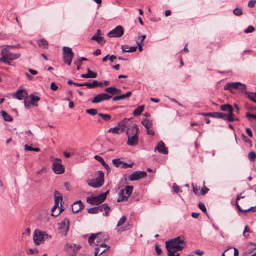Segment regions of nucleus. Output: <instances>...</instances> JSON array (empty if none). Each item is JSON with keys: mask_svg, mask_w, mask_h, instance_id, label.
<instances>
[{"mask_svg": "<svg viewBox=\"0 0 256 256\" xmlns=\"http://www.w3.org/2000/svg\"><path fill=\"white\" fill-rule=\"evenodd\" d=\"M97 173L98 176L94 179L88 180L87 182L89 186L94 188H98L103 186L104 184V174L102 171H98Z\"/></svg>", "mask_w": 256, "mask_h": 256, "instance_id": "obj_1", "label": "nucleus"}, {"mask_svg": "<svg viewBox=\"0 0 256 256\" xmlns=\"http://www.w3.org/2000/svg\"><path fill=\"white\" fill-rule=\"evenodd\" d=\"M109 190L96 196H91L87 198V202L92 206H98L102 204L106 198Z\"/></svg>", "mask_w": 256, "mask_h": 256, "instance_id": "obj_2", "label": "nucleus"}, {"mask_svg": "<svg viewBox=\"0 0 256 256\" xmlns=\"http://www.w3.org/2000/svg\"><path fill=\"white\" fill-rule=\"evenodd\" d=\"M62 50L63 58L64 63L67 64L68 66H70L74 56V53L72 48L68 47H64Z\"/></svg>", "mask_w": 256, "mask_h": 256, "instance_id": "obj_3", "label": "nucleus"}, {"mask_svg": "<svg viewBox=\"0 0 256 256\" xmlns=\"http://www.w3.org/2000/svg\"><path fill=\"white\" fill-rule=\"evenodd\" d=\"M82 246L80 245L66 244L64 247V250L69 256H76Z\"/></svg>", "mask_w": 256, "mask_h": 256, "instance_id": "obj_4", "label": "nucleus"}, {"mask_svg": "<svg viewBox=\"0 0 256 256\" xmlns=\"http://www.w3.org/2000/svg\"><path fill=\"white\" fill-rule=\"evenodd\" d=\"M124 34V28L122 26H118L114 29L110 31L108 34V36L109 38H120Z\"/></svg>", "mask_w": 256, "mask_h": 256, "instance_id": "obj_5", "label": "nucleus"}, {"mask_svg": "<svg viewBox=\"0 0 256 256\" xmlns=\"http://www.w3.org/2000/svg\"><path fill=\"white\" fill-rule=\"evenodd\" d=\"M2 57H5L6 60H14L20 58V54H12L10 52L8 49L4 48L1 52Z\"/></svg>", "mask_w": 256, "mask_h": 256, "instance_id": "obj_6", "label": "nucleus"}, {"mask_svg": "<svg viewBox=\"0 0 256 256\" xmlns=\"http://www.w3.org/2000/svg\"><path fill=\"white\" fill-rule=\"evenodd\" d=\"M53 170L56 174H61L64 172V166L61 164V160L56 159L52 166Z\"/></svg>", "mask_w": 256, "mask_h": 256, "instance_id": "obj_7", "label": "nucleus"}, {"mask_svg": "<svg viewBox=\"0 0 256 256\" xmlns=\"http://www.w3.org/2000/svg\"><path fill=\"white\" fill-rule=\"evenodd\" d=\"M112 98V96L106 93H101L94 97L92 100L93 104H98L104 100H108Z\"/></svg>", "mask_w": 256, "mask_h": 256, "instance_id": "obj_8", "label": "nucleus"}, {"mask_svg": "<svg viewBox=\"0 0 256 256\" xmlns=\"http://www.w3.org/2000/svg\"><path fill=\"white\" fill-rule=\"evenodd\" d=\"M146 176L147 173L144 171H135L128 176V178L130 181H135L144 178Z\"/></svg>", "mask_w": 256, "mask_h": 256, "instance_id": "obj_9", "label": "nucleus"}, {"mask_svg": "<svg viewBox=\"0 0 256 256\" xmlns=\"http://www.w3.org/2000/svg\"><path fill=\"white\" fill-rule=\"evenodd\" d=\"M184 241L181 240L180 237H178L166 242V248H168L170 250V248H174L176 247V246L184 244Z\"/></svg>", "mask_w": 256, "mask_h": 256, "instance_id": "obj_10", "label": "nucleus"}, {"mask_svg": "<svg viewBox=\"0 0 256 256\" xmlns=\"http://www.w3.org/2000/svg\"><path fill=\"white\" fill-rule=\"evenodd\" d=\"M45 236H48V235L46 234V232H38V233L37 231L36 230L34 236L35 243L38 245L40 244L44 240Z\"/></svg>", "mask_w": 256, "mask_h": 256, "instance_id": "obj_11", "label": "nucleus"}, {"mask_svg": "<svg viewBox=\"0 0 256 256\" xmlns=\"http://www.w3.org/2000/svg\"><path fill=\"white\" fill-rule=\"evenodd\" d=\"M28 95V92L26 90H18L13 94L12 98H16L18 100H22L25 98V97L27 96Z\"/></svg>", "mask_w": 256, "mask_h": 256, "instance_id": "obj_12", "label": "nucleus"}, {"mask_svg": "<svg viewBox=\"0 0 256 256\" xmlns=\"http://www.w3.org/2000/svg\"><path fill=\"white\" fill-rule=\"evenodd\" d=\"M128 140L127 144L130 146H136L138 143V134L136 133L134 135H127Z\"/></svg>", "mask_w": 256, "mask_h": 256, "instance_id": "obj_13", "label": "nucleus"}, {"mask_svg": "<svg viewBox=\"0 0 256 256\" xmlns=\"http://www.w3.org/2000/svg\"><path fill=\"white\" fill-rule=\"evenodd\" d=\"M128 122H132L131 118H124L119 122L118 126L120 128L121 132H124L126 128L130 127Z\"/></svg>", "mask_w": 256, "mask_h": 256, "instance_id": "obj_14", "label": "nucleus"}, {"mask_svg": "<svg viewBox=\"0 0 256 256\" xmlns=\"http://www.w3.org/2000/svg\"><path fill=\"white\" fill-rule=\"evenodd\" d=\"M84 206L81 200L77 201L72 205V212L77 214L81 211L84 208Z\"/></svg>", "mask_w": 256, "mask_h": 256, "instance_id": "obj_15", "label": "nucleus"}, {"mask_svg": "<svg viewBox=\"0 0 256 256\" xmlns=\"http://www.w3.org/2000/svg\"><path fill=\"white\" fill-rule=\"evenodd\" d=\"M240 84V82H228L224 86V90H228L232 92L234 90H237L238 88V86Z\"/></svg>", "mask_w": 256, "mask_h": 256, "instance_id": "obj_16", "label": "nucleus"}, {"mask_svg": "<svg viewBox=\"0 0 256 256\" xmlns=\"http://www.w3.org/2000/svg\"><path fill=\"white\" fill-rule=\"evenodd\" d=\"M156 150H157L159 153L163 154H168V150H166L164 143L162 141L158 142Z\"/></svg>", "mask_w": 256, "mask_h": 256, "instance_id": "obj_17", "label": "nucleus"}, {"mask_svg": "<svg viewBox=\"0 0 256 256\" xmlns=\"http://www.w3.org/2000/svg\"><path fill=\"white\" fill-rule=\"evenodd\" d=\"M140 132L139 128L136 124H134L132 126L128 127L126 130V135H134L136 133L138 134Z\"/></svg>", "mask_w": 256, "mask_h": 256, "instance_id": "obj_18", "label": "nucleus"}, {"mask_svg": "<svg viewBox=\"0 0 256 256\" xmlns=\"http://www.w3.org/2000/svg\"><path fill=\"white\" fill-rule=\"evenodd\" d=\"M104 91L108 94H110L112 95H116L120 94L122 90L120 89H118L115 87H109L105 89Z\"/></svg>", "mask_w": 256, "mask_h": 256, "instance_id": "obj_19", "label": "nucleus"}, {"mask_svg": "<svg viewBox=\"0 0 256 256\" xmlns=\"http://www.w3.org/2000/svg\"><path fill=\"white\" fill-rule=\"evenodd\" d=\"M94 158L96 160L100 162L102 165V166L105 168V169L107 170L108 173L110 172L111 170L110 166H108V164H107L106 163V162H104V160L102 157L99 156H94Z\"/></svg>", "mask_w": 256, "mask_h": 256, "instance_id": "obj_20", "label": "nucleus"}, {"mask_svg": "<svg viewBox=\"0 0 256 256\" xmlns=\"http://www.w3.org/2000/svg\"><path fill=\"white\" fill-rule=\"evenodd\" d=\"M234 108L232 110H230L228 114H226L224 120L232 122L234 121H237L238 120V118H234Z\"/></svg>", "mask_w": 256, "mask_h": 256, "instance_id": "obj_21", "label": "nucleus"}, {"mask_svg": "<svg viewBox=\"0 0 256 256\" xmlns=\"http://www.w3.org/2000/svg\"><path fill=\"white\" fill-rule=\"evenodd\" d=\"M30 98L31 99L30 103L33 106H38V102L40 100V98L38 96H34V94H31L30 96Z\"/></svg>", "mask_w": 256, "mask_h": 256, "instance_id": "obj_22", "label": "nucleus"}, {"mask_svg": "<svg viewBox=\"0 0 256 256\" xmlns=\"http://www.w3.org/2000/svg\"><path fill=\"white\" fill-rule=\"evenodd\" d=\"M102 82H98L97 80H94L92 83L86 82V86L89 88H92L96 87L102 86Z\"/></svg>", "mask_w": 256, "mask_h": 256, "instance_id": "obj_23", "label": "nucleus"}, {"mask_svg": "<svg viewBox=\"0 0 256 256\" xmlns=\"http://www.w3.org/2000/svg\"><path fill=\"white\" fill-rule=\"evenodd\" d=\"M100 234L98 233L96 234H92L88 238V243L90 246H94L98 245V243L96 244L94 242V240L98 237V236Z\"/></svg>", "mask_w": 256, "mask_h": 256, "instance_id": "obj_24", "label": "nucleus"}, {"mask_svg": "<svg viewBox=\"0 0 256 256\" xmlns=\"http://www.w3.org/2000/svg\"><path fill=\"white\" fill-rule=\"evenodd\" d=\"M66 219L64 221L62 222L60 224L59 230H65V232H66L69 230L70 222H69L68 220H67V221H68L67 222L68 224H67L66 222Z\"/></svg>", "mask_w": 256, "mask_h": 256, "instance_id": "obj_25", "label": "nucleus"}, {"mask_svg": "<svg viewBox=\"0 0 256 256\" xmlns=\"http://www.w3.org/2000/svg\"><path fill=\"white\" fill-rule=\"evenodd\" d=\"M54 204L59 206L60 202L62 200V197L57 190L54 192Z\"/></svg>", "mask_w": 256, "mask_h": 256, "instance_id": "obj_26", "label": "nucleus"}, {"mask_svg": "<svg viewBox=\"0 0 256 256\" xmlns=\"http://www.w3.org/2000/svg\"><path fill=\"white\" fill-rule=\"evenodd\" d=\"M146 38V36H138V40L136 41V43L138 46V50L140 52H142L143 50L142 42Z\"/></svg>", "mask_w": 256, "mask_h": 256, "instance_id": "obj_27", "label": "nucleus"}, {"mask_svg": "<svg viewBox=\"0 0 256 256\" xmlns=\"http://www.w3.org/2000/svg\"><path fill=\"white\" fill-rule=\"evenodd\" d=\"M124 190H120L119 193V198L118 199V202H122L124 201H127L128 198L126 196H124Z\"/></svg>", "mask_w": 256, "mask_h": 256, "instance_id": "obj_28", "label": "nucleus"}, {"mask_svg": "<svg viewBox=\"0 0 256 256\" xmlns=\"http://www.w3.org/2000/svg\"><path fill=\"white\" fill-rule=\"evenodd\" d=\"M0 113L5 121L11 122L13 120L12 117L8 114L6 112L2 110Z\"/></svg>", "mask_w": 256, "mask_h": 256, "instance_id": "obj_29", "label": "nucleus"}, {"mask_svg": "<svg viewBox=\"0 0 256 256\" xmlns=\"http://www.w3.org/2000/svg\"><path fill=\"white\" fill-rule=\"evenodd\" d=\"M142 124L146 128V129L151 128L152 126V122L146 118H144L142 120Z\"/></svg>", "mask_w": 256, "mask_h": 256, "instance_id": "obj_30", "label": "nucleus"}, {"mask_svg": "<svg viewBox=\"0 0 256 256\" xmlns=\"http://www.w3.org/2000/svg\"><path fill=\"white\" fill-rule=\"evenodd\" d=\"M38 44L40 48H42L44 49L48 48V43L47 41L44 39L38 40Z\"/></svg>", "mask_w": 256, "mask_h": 256, "instance_id": "obj_31", "label": "nucleus"}, {"mask_svg": "<svg viewBox=\"0 0 256 256\" xmlns=\"http://www.w3.org/2000/svg\"><path fill=\"white\" fill-rule=\"evenodd\" d=\"M144 106H140L137 108L133 112V114L135 116H140L144 111Z\"/></svg>", "mask_w": 256, "mask_h": 256, "instance_id": "obj_32", "label": "nucleus"}, {"mask_svg": "<svg viewBox=\"0 0 256 256\" xmlns=\"http://www.w3.org/2000/svg\"><path fill=\"white\" fill-rule=\"evenodd\" d=\"M91 40L96 41L98 44H104L106 43L104 38L102 36H93Z\"/></svg>", "mask_w": 256, "mask_h": 256, "instance_id": "obj_33", "label": "nucleus"}, {"mask_svg": "<svg viewBox=\"0 0 256 256\" xmlns=\"http://www.w3.org/2000/svg\"><path fill=\"white\" fill-rule=\"evenodd\" d=\"M108 132L118 135L122 134V132H121L120 128H118V126L114 128H110L108 130Z\"/></svg>", "mask_w": 256, "mask_h": 256, "instance_id": "obj_34", "label": "nucleus"}, {"mask_svg": "<svg viewBox=\"0 0 256 256\" xmlns=\"http://www.w3.org/2000/svg\"><path fill=\"white\" fill-rule=\"evenodd\" d=\"M58 208H59V206H58V205L56 206V205L54 204V206H53V208L52 209V216L56 218V217L58 216L60 214V213L62 212V208H60V210H59L56 212V214H54V211H56V210Z\"/></svg>", "mask_w": 256, "mask_h": 256, "instance_id": "obj_35", "label": "nucleus"}, {"mask_svg": "<svg viewBox=\"0 0 256 256\" xmlns=\"http://www.w3.org/2000/svg\"><path fill=\"white\" fill-rule=\"evenodd\" d=\"M226 114L222 112H213V118H221L224 120Z\"/></svg>", "mask_w": 256, "mask_h": 256, "instance_id": "obj_36", "label": "nucleus"}, {"mask_svg": "<svg viewBox=\"0 0 256 256\" xmlns=\"http://www.w3.org/2000/svg\"><path fill=\"white\" fill-rule=\"evenodd\" d=\"M134 190V186H126L124 188V191H126V196L129 198L131 194L132 193Z\"/></svg>", "mask_w": 256, "mask_h": 256, "instance_id": "obj_37", "label": "nucleus"}, {"mask_svg": "<svg viewBox=\"0 0 256 256\" xmlns=\"http://www.w3.org/2000/svg\"><path fill=\"white\" fill-rule=\"evenodd\" d=\"M98 115L102 118V119L105 122H109L112 116L108 114H104L102 113H98Z\"/></svg>", "mask_w": 256, "mask_h": 256, "instance_id": "obj_38", "label": "nucleus"}, {"mask_svg": "<svg viewBox=\"0 0 256 256\" xmlns=\"http://www.w3.org/2000/svg\"><path fill=\"white\" fill-rule=\"evenodd\" d=\"M98 208L99 212L105 211L106 210H110V208L106 204H104L98 207Z\"/></svg>", "mask_w": 256, "mask_h": 256, "instance_id": "obj_39", "label": "nucleus"}, {"mask_svg": "<svg viewBox=\"0 0 256 256\" xmlns=\"http://www.w3.org/2000/svg\"><path fill=\"white\" fill-rule=\"evenodd\" d=\"M234 108L230 104H226L222 105L220 106V110L224 112H230V110H232Z\"/></svg>", "mask_w": 256, "mask_h": 256, "instance_id": "obj_40", "label": "nucleus"}, {"mask_svg": "<svg viewBox=\"0 0 256 256\" xmlns=\"http://www.w3.org/2000/svg\"><path fill=\"white\" fill-rule=\"evenodd\" d=\"M254 92H245V95L248 96V98L250 100L256 103V96L254 95Z\"/></svg>", "mask_w": 256, "mask_h": 256, "instance_id": "obj_41", "label": "nucleus"}, {"mask_svg": "<svg viewBox=\"0 0 256 256\" xmlns=\"http://www.w3.org/2000/svg\"><path fill=\"white\" fill-rule=\"evenodd\" d=\"M113 164L116 168L121 167V166H122L123 162L121 161L120 159H114L112 161Z\"/></svg>", "mask_w": 256, "mask_h": 256, "instance_id": "obj_42", "label": "nucleus"}, {"mask_svg": "<svg viewBox=\"0 0 256 256\" xmlns=\"http://www.w3.org/2000/svg\"><path fill=\"white\" fill-rule=\"evenodd\" d=\"M168 251V256H180V254L178 253H176V250H174V248L169 249L166 248Z\"/></svg>", "mask_w": 256, "mask_h": 256, "instance_id": "obj_43", "label": "nucleus"}, {"mask_svg": "<svg viewBox=\"0 0 256 256\" xmlns=\"http://www.w3.org/2000/svg\"><path fill=\"white\" fill-rule=\"evenodd\" d=\"M107 249H104L102 252H100V248H95L94 256H100L104 254Z\"/></svg>", "mask_w": 256, "mask_h": 256, "instance_id": "obj_44", "label": "nucleus"}, {"mask_svg": "<svg viewBox=\"0 0 256 256\" xmlns=\"http://www.w3.org/2000/svg\"><path fill=\"white\" fill-rule=\"evenodd\" d=\"M234 15L236 16H240L243 14V12L241 8H236L233 12Z\"/></svg>", "mask_w": 256, "mask_h": 256, "instance_id": "obj_45", "label": "nucleus"}, {"mask_svg": "<svg viewBox=\"0 0 256 256\" xmlns=\"http://www.w3.org/2000/svg\"><path fill=\"white\" fill-rule=\"evenodd\" d=\"M98 208V207L90 208L88 212L90 214H97L99 213Z\"/></svg>", "mask_w": 256, "mask_h": 256, "instance_id": "obj_46", "label": "nucleus"}, {"mask_svg": "<svg viewBox=\"0 0 256 256\" xmlns=\"http://www.w3.org/2000/svg\"><path fill=\"white\" fill-rule=\"evenodd\" d=\"M248 159L251 162H254L256 158V154L254 152H250L248 155Z\"/></svg>", "mask_w": 256, "mask_h": 256, "instance_id": "obj_47", "label": "nucleus"}, {"mask_svg": "<svg viewBox=\"0 0 256 256\" xmlns=\"http://www.w3.org/2000/svg\"><path fill=\"white\" fill-rule=\"evenodd\" d=\"M88 73L90 74V78H95L98 76V74L96 72L92 71L90 68H87Z\"/></svg>", "mask_w": 256, "mask_h": 256, "instance_id": "obj_48", "label": "nucleus"}, {"mask_svg": "<svg viewBox=\"0 0 256 256\" xmlns=\"http://www.w3.org/2000/svg\"><path fill=\"white\" fill-rule=\"evenodd\" d=\"M8 60H6L5 57H2L0 58V62L8 66H12V62Z\"/></svg>", "mask_w": 256, "mask_h": 256, "instance_id": "obj_49", "label": "nucleus"}, {"mask_svg": "<svg viewBox=\"0 0 256 256\" xmlns=\"http://www.w3.org/2000/svg\"><path fill=\"white\" fill-rule=\"evenodd\" d=\"M86 112L92 116H95L98 114V110L96 109H88L86 110Z\"/></svg>", "mask_w": 256, "mask_h": 256, "instance_id": "obj_50", "label": "nucleus"}, {"mask_svg": "<svg viewBox=\"0 0 256 256\" xmlns=\"http://www.w3.org/2000/svg\"><path fill=\"white\" fill-rule=\"evenodd\" d=\"M198 208L201 210L204 213L207 214V210L204 204L202 202L198 204Z\"/></svg>", "mask_w": 256, "mask_h": 256, "instance_id": "obj_51", "label": "nucleus"}, {"mask_svg": "<svg viewBox=\"0 0 256 256\" xmlns=\"http://www.w3.org/2000/svg\"><path fill=\"white\" fill-rule=\"evenodd\" d=\"M238 90H240L242 92L245 94V92H246V84L240 83V84Z\"/></svg>", "mask_w": 256, "mask_h": 256, "instance_id": "obj_52", "label": "nucleus"}, {"mask_svg": "<svg viewBox=\"0 0 256 256\" xmlns=\"http://www.w3.org/2000/svg\"><path fill=\"white\" fill-rule=\"evenodd\" d=\"M126 220V216H122V218L118 221V224H117V226L119 227V226H121L125 222Z\"/></svg>", "mask_w": 256, "mask_h": 256, "instance_id": "obj_53", "label": "nucleus"}, {"mask_svg": "<svg viewBox=\"0 0 256 256\" xmlns=\"http://www.w3.org/2000/svg\"><path fill=\"white\" fill-rule=\"evenodd\" d=\"M185 246H186V244H185V243L184 242V244L176 246V247H174V250H176V252L178 251H182L183 250V248H184V247Z\"/></svg>", "mask_w": 256, "mask_h": 256, "instance_id": "obj_54", "label": "nucleus"}, {"mask_svg": "<svg viewBox=\"0 0 256 256\" xmlns=\"http://www.w3.org/2000/svg\"><path fill=\"white\" fill-rule=\"evenodd\" d=\"M236 208H237L238 210V211L241 212L246 213L248 212H250V208L246 210H242V208L240 206L238 202H236Z\"/></svg>", "mask_w": 256, "mask_h": 256, "instance_id": "obj_55", "label": "nucleus"}, {"mask_svg": "<svg viewBox=\"0 0 256 256\" xmlns=\"http://www.w3.org/2000/svg\"><path fill=\"white\" fill-rule=\"evenodd\" d=\"M246 117L249 120L252 121V119L256 120V114H251L250 113L247 112L246 114Z\"/></svg>", "mask_w": 256, "mask_h": 256, "instance_id": "obj_56", "label": "nucleus"}, {"mask_svg": "<svg viewBox=\"0 0 256 256\" xmlns=\"http://www.w3.org/2000/svg\"><path fill=\"white\" fill-rule=\"evenodd\" d=\"M173 189L174 192L176 194L182 192V190L180 188L179 186L176 184H174Z\"/></svg>", "mask_w": 256, "mask_h": 256, "instance_id": "obj_57", "label": "nucleus"}, {"mask_svg": "<svg viewBox=\"0 0 256 256\" xmlns=\"http://www.w3.org/2000/svg\"><path fill=\"white\" fill-rule=\"evenodd\" d=\"M134 163L132 162L130 164H128L123 162L122 166H121V168H122L126 169L128 168H131L132 167Z\"/></svg>", "mask_w": 256, "mask_h": 256, "instance_id": "obj_58", "label": "nucleus"}, {"mask_svg": "<svg viewBox=\"0 0 256 256\" xmlns=\"http://www.w3.org/2000/svg\"><path fill=\"white\" fill-rule=\"evenodd\" d=\"M210 190L209 188H206V186H204V188L202 189L200 194L202 196H205Z\"/></svg>", "mask_w": 256, "mask_h": 256, "instance_id": "obj_59", "label": "nucleus"}, {"mask_svg": "<svg viewBox=\"0 0 256 256\" xmlns=\"http://www.w3.org/2000/svg\"><path fill=\"white\" fill-rule=\"evenodd\" d=\"M254 31V28L252 26H249L245 30L244 32L246 34L252 33Z\"/></svg>", "mask_w": 256, "mask_h": 256, "instance_id": "obj_60", "label": "nucleus"}, {"mask_svg": "<svg viewBox=\"0 0 256 256\" xmlns=\"http://www.w3.org/2000/svg\"><path fill=\"white\" fill-rule=\"evenodd\" d=\"M155 248L158 256H160L162 254V250L160 248V246L158 244L156 245Z\"/></svg>", "mask_w": 256, "mask_h": 256, "instance_id": "obj_61", "label": "nucleus"}, {"mask_svg": "<svg viewBox=\"0 0 256 256\" xmlns=\"http://www.w3.org/2000/svg\"><path fill=\"white\" fill-rule=\"evenodd\" d=\"M50 88L52 90L56 91L58 90V86L54 82H52L50 85Z\"/></svg>", "mask_w": 256, "mask_h": 256, "instance_id": "obj_62", "label": "nucleus"}, {"mask_svg": "<svg viewBox=\"0 0 256 256\" xmlns=\"http://www.w3.org/2000/svg\"><path fill=\"white\" fill-rule=\"evenodd\" d=\"M256 0H250L248 4V6L251 8H254L256 6Z\"/></svg>", "mask_w": 256, "mask_h": 256, "instance_id": "obj_63", "label": "nucleus"}, {"mask_svg": "<svg viewBox=\"0 0 256 256\" xmlns=\"http://www.w3.org/2000/svg\"><path fill=\"white\" fill-rule=\"evenodd\" d=\"M130 47L128 45H124L122 46V50L123 52H128Z\"/></svg>", "mask_w": 256, "mask_h": 256, "instance_id": "obj_64", "label": "nucleus"}]
</instances>
